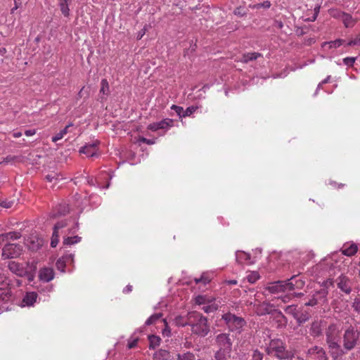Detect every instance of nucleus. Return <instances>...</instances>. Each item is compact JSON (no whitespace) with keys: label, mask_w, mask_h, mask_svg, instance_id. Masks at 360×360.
I'll return each instance as SVG.
<instances>
[{"label":"nucleus","mask_w":360,"mask_h":360,"mask_svg":"<svg viewBox=\"0 0 360 360\" xmlns=\"http://www.w3.org/2000/svg\"><path fill=\"white\" fill-rule=\"evenodd\" d=\"M259 278V274L256 271H252L247 276V280L250 283H255Z\"/></svg>","instance_id":"obj_38"},{"label":"nucleus","mask_w":360,"mask_h":360,"mask_svg":"<svg viewBox=\"0 0 360 360\" xmlns=\"http://www.w3.org/2000/svg\"><path fill=\"white\" fill-rule=\"evenodd\" d=\"M109 93V84L106 79H103L101 82L100 94L108 95Z\"/></svg>","instance_id":"obj_32"},{"label":"nucleus","mask_w":360,"mask_h":360,"mask_svg":"<svg viewBox=\"0 0 360 360\" xmlns=\"http://www.w3.org/2000/svg\"><path fill=\"white\" fill-rule=\"evenodd\" d=\"M66 226H67L66 220L60 221L55 224L54 228H53V231L58 233V231L60 229L65 227Z\"/></svg>","instance_id":"obj_42"},{"label":"nucleus","mask_w":360,"mask_h":360,"mask_svg":"<svg viewBox=\"0 0 360 360\" xmlns=\"http://www.w3.org/2000/svg\"><path fill=\"white\" fill-rule=\"evenodd\" d=\"M265 352L269 355H274L279 359H288L292 355L288 351L285 343L281 339L271 340L269 345L265 348Z\"/></svg>","instance_id":"obj_4"},{"label":"nucleus","mask_w":360,"mask_h":360,"mask_svg":"<svg viewBox=\"0 0 360 360\" xmlns=\"http://www.w3.org/2000/svg\"><path fill=\"white\" fill-rule=\"evenodd\" d=\"M171 109L174 110L175 112L181 117H183L184 110L182 107L176 105H172Z\"/></svg>","instance_id":"obj_45"},{"label":"nucleus","mask_w":360,"mask_h":360,"mask_svg":"<svg viewBox=\"0 0 360 360\" xmlns=\"http://www.w3.org/2000/svg\"><path fill=\"white\" fill-rule=\"evenodd\" d=\"M295 278V276H292L290 279L286 281H278L274 283V285L270 287V290L271 292H281L285 290H292L295 289V285L292 283V280Z\"/></svg>","instance_id":"obj_7"},{"label":"nucleus","mask_w":360,"mask_h":360,"mask_svg":"<svg viewBox=\"0 0 360 360\" xmlns=\"http://www.w3.org/2000/svg\"><path fill=\"white\" fill-rule=\"evenodd\" d=\"M99 141H94L92 143H89L84 146L82 147L79 150L81 153L85 154L87 157H94L97 155L98 146Z\"/></svg>","instance_id":"obj_11"},{"label":"nucleus","mask_w":360,"mask_h":360,"mask_svg":"<svg viewBox=\"0 0 360 360\" xmlns=\"http://www.w3.org/2000/svg\"><path fill=\"white\" fill-rule=\"evenodd\" d=\"M198 107L196 106H190L184 110L183 117L191 116L193 112L196 111Z\"/></svg>","instance_id":"obj_43"},{"label":"nucleus","mask_w":360,"mask_h":360,"mask_svg":"<svg viewBox=\"0 0 360 360\" xmlns=\"http://www.w3.org/2000/svg\"><path fill=\"white\" fill-rule=\"evenodd\" d=\"M173 126V120L171 119H164L160 122L150 124L148 129L156 131L159 129H168Z\"/></svg>","instance_id":"obj_12"},{"label":"nucleus","mask_w":360,"mask_h":360,"mask_svg":"<svg viewBox=\"0 0 360 360\" xmlns=\"http://www.w3.org/2000/svg\"><path fill=\"white\" fill-rule=\"evenodd\" d=\"M309 333L314 337H318L321 333V324L318 321H314L311 323Z\"/></svg>","instance_id":"obj_26"},{"label":"nucleus","mask_w":360,"mask_h":360,"mask_svg":"<svg viewBox=\"0 0 360 360\" xmlns=\"http://www.w3.org/2000/svg\"><path fill=\"white\" fill-rule=\"evenodd\" d=\"M150 342V347L155 348L158 345H159L160 342V338L155 335H151L149 337Z\"/></svg>","instance_id":"obj_37"},{"label":"nucleus","mask_w":360,"mask_h":360,"mask_svg":"<svg viewBox=\"0 0 360 360\" xmlns=\"http://www.w3.org/2000/svg\"><path fill=\"white\" fill-rule=\"evenodd\" d=\"M27 264H26V265H24L23 264H20L15 261H11L8 262V264L9 270L13 274L20 277H23L27 274Z\"/></svg>","instance_id":"obj_9"},{"label":"nucleus","mask_w":360,"mask_h":360,"mask_svg":"<svg viewBox=\"0 0 360 360\" xmlns=\"http://www.w3.org/2000/svg\"><path fill=\"white\" fill-rule=\"evenodd\" d=\"M39 279L44 282H49L54 278V272L53 269L44 267L39 271Z\"/></svg>","instance_id":"obj_15"},{"label":"nucleus","mask_w":360,"mask_h":360,"mask_svg":"<svg viewBox=\"0 0 360 360\" xmlns=\"http://www.w3.org/2000/svg\"><path fill=\"white\" fill-rule=\"evenodd\" d=\"M72 124H70L67 125L63 129L60 130L58 133H57L55 136H52L51 140L53 142H56L60 139H62L64 136L68 133V129L71 127Z\"/></svg>","instance_id":"obj_29"},{"label":"nucleus","mask_w":360,"mask_h":360,"mask_svg":"<svg viewBox=\"0 0 360 360\" xmlns=\"http://www.w3.org/2000/svg\"><path fill=\"white\" fill-rule=\"evenodd\" d=\"M271 6V3L269 1H265L263 3L261 4H257L254 5H250V7L252 8H269Z\"/></svg>","instance_id":"obj_39"},{"label":"nucleus","mask_w":360,"mask_h":360,"mask_svg":"<svg viewBox=\"0 0 360 360\" xmlns=\"http://www.w3.org/2000/svg\"><path fill=\"white\" fill-rule=\"evenodd\" d=\"M263 354L258 350H255L252 354V360H262Z\"/></svg>","instance_id":"obj_50"},{"label":"nucleus","mask_w":360,"mask_h":360,"mask_svg":"<svg viewBox=\"0 0 360 360\" xmlns=\"http://www.w3.org/2000/svg\"><path fill=\"white\" fill-rule=\"evenodd\" d=\"M13 201L11 200H3L1 202V206L5 208H11L13 205Z\"/></svg>","instance_id":"obj_54"},{"label":"nucleus","mask_w":360,"mask_h":360,"mask_svg":"<svg viewBox=\"0 0 360 360\" xmlns=\"http://www.w3.org/2000/svg\"><path fill=\"white\" fill-rule=\"evenodd\" d=\"M216 344L218 349L232 352V340L229 333H220L216 336Z\"/></svg>","instance_id":"obj_8"},{"label":"nucleus","mask_w":360,"mask_h":360,"mask_svg":"<svg viewBox=\"0 0 360 360\" xmlns=\"http://www.w3.org/2000/svg\"><path fill=\"white\" fill-rule=\"evenodd\" d=\"M139 143H146L148 145H153L155 143V139H148L146 138H144V137H139L138 139V141H137Z\"/></svg>","instance_id":"obj_49"},{"label":"nucleus","mask_w":360,"mask_h":360,"mask_svg":"<svg viewBox=\"0 0 360 360\" xmlns=\"http://www.w3.org/2000/svg\"><path fill=\"white\" fill-rule=\"evenodd\" d=\"M317 304H318V299L315 297V295H314L311 299H310L307 302L305 303V305L313 307Z\"/></svg>","instance_id":"obj_55"},{"label":"nucleus","mask_w":360,"mask_h":360,"mask_svg":"<svg viewBox=\"0 0 360 360\" xmlns=\"http://www.w3.org/2000/svg\"><path fill=\"white\" fill-rule=\"evenodd\" d=\"M231 351L218 349L214 354L216 360H228L231 356Z\"/></svg>","instance_id":"obj_23"},{"label":"nucleus","mask_w":360,"mask_h":360,"mask_svg":"<svg viewBox=\"0 0 360 360\" xmlns=\"http://www.w3.org/2000/svg\"><path fill=\"white\" fill-rule=\"evenodd\" d=\"M8 282L5 276H0V301H8L11 297Z\"/></svg>","instance_id":"obj_10"},{"label":"nucleus","mask_w":360,"mask_h":360,"mask_svg":"<svg viewBox=\"0 0 360 360\" xmlns=\"http://www.w3.org/2000/svg\"><path fill=\"white\" fill-rule=\"evenodd\" d=\"M71 1L72 0H59V7L65 17H68L70 15L69 5Z\"/></svg>","instance_id":"obj_24"},{"label":"nucleus","mask_w":360,"mask_h":360,"mask_svg":"<svg viewBox=\"0 0 360 360\" xmlns=\"http://www.w3.org/2000/svg\"><path fill=\"white\" fill-rule=\"evenodd\" d=\"M137 342H138V339L137 338L129 340V342H128V344H127L128 348L129 349L134 348L136 345Z\"/></svg>","instance_id":"obj_58"},{"label":"nucleus","mask_w":360,"mask_h":360,"mask_svg":"<svg viewBox=\"0 0 360 360\" xmlns=\"http://www.w3.org/2000/svg\"><path fill=\"white\" fill-rule=\"evenodd\" d=\"M58 237H59V233L53 231V235H52L51 241V247L55 248L57 245V244L58 243Z\"/></svg>","instance_id":"obj_47"},{"label":"nucleus","mask_w":360,"mask_h":360,"mask_svg":"<svg viewBox=\"0 0 360 360\" xmlns=\"http://www.w3.org/2000/svg\"><path fill=\"white\" fill-rule=\"evenodd\" d=\"M344 42V40L342 39H336L335 41L324 42L322 44V47L326 48L328 47V49H335L338 47H340Z\"/></svg>","instance_id":"obj_28"},{"label":"nucleus","mask_w":360,"mask_h":360,"mask_svg":"<svg viewBox=\"0 0 360 360\" xmlns=\"http://www.w3.org/2000/svg\"><path fill=\"white\" fill-rule=\"evenodd\" d=\"M21 237L20 232L13 231L0 235V244L8 239L16 240Z\"/></svg>","instance_id":"obj_22"},{"label":"nucleus","mask_w":360,"mask_h":360,"mask_svg":"<svg viewBox=\"0 0 360 360\" xmlns=\"http://www.w3.org/2000/svg\"><path fill=\"white\" fill-rule=\"evenodd\" d=\"M255 311L259 316H263L273 312L272 306L267 302L255 304Z\"/></svg>","instance_id":"obj_14"},{"label":"nucleus","mask_w":360,"mask_h":360,"mask_svg":"<svg viewBox=\"0 0 360 360\" xmlns=\"http://www.w3.org/2000/svg\"><path fill=\"white\" fill-rule=\"evenodd\" d=\"M348 46L360 45V35L357 36L355 39L350 40L347 43Z\"/></svg>","instance_id":"obj_53"},{"label":"nucleus","mask_w":360,"mask_h":360,"mask_svg":"<svg viewBox=\"0 0 360 360\" xmlns=\"http://www.w3.org/2000/svg\"><path fill=\"white\" fill-rule=\"evenodd\" d=\"M18 158V157L16 156H13V155H8L7 157H6L5 158H4V160L2 161V163L4 162V163H10V162H14L16 159Z\"/></svg>","instance_id":"obj_57"},{"label":"nucleus","mask_w":360,"mask_h":360,"mask_svg":"<svg viewBox=\"0 0 360 360\" xmlns=\"http://www.w3.org/2000/svg\"><path fill=\"white\" fill-rule=\"evenodd\" d=\"M36 134V130L35 129H28V130H26L25 131V134L27 136H33Z\"/></svg>","instance_id":"obj_61"},{"label":"nucleus","mask_w":360,"mask_h":360,"mask_svg":"<svg viewBox=\"0 0 360 360\" xmlns=\"http://www.w3.org/2000/svg\"><path fill=\"white\" fill-rule=\"evenodd\" d=\"M175 323L178 326H188L187 324V320L184 321V319L181 316H178L175 319Z\"/></svg>","instance_id":"obj_52"},{"label":"nucleus","mask_w":360,"mask_h":360,"mask_svg":"<svg viewBox=\"0 0 360 360\" xmlns=\"http://www.w3.org/2000/svg\"><path fill=\"white\" fill-rule=\"evenodd\" d=\"M309 355H316L319 360H328V357L325 350L318 346L313 347L308 350Z\"/></svg>","instance_id":"obj_19"},{"label":"nucleus","mask_w":360,"mask_h":360,"mask_svg":"<svg viewBox=\"0 0 360 360\" xmlns=\"http://www.w3.org/2000/svg\"><path fill=\"white\" fill-rule=\"evenodd\" d=\"M187 324L191 327L193 333L201 336H206L210 332L207 319L200 313L192 311L187 315Z\"/></svg>","instance_id":"obj_2"},{"label":"nucleus","mask_w":360,"mask_h":360,"mask_svg":"<svg viewBox=\"0 0 360 360\" xmlns=\"http://www.w3.org/2000/svg\"><path fill=\"white\" fill-rule=\"evenodd\" d=\"M338 287L343 292L349 294L351 292V287L349 279L345 276H340L337 279Z\"/></svg>","instance_id":"obj_18"},{"label":"nucleus","mask_w":360,"mask_h":360,"mask_svg":"<svg viewBox=\"0 0 360 360\" xmlns=\"http://www.w3.org/2000/svg\"><path fill=\"white\" fill-rule=\"evenodd\" d=\"M22 252L20 245L8 243L2 249L1 257L3 259L15 258L19 257Z\"/></svg>","instance_id":"obj_6"},{"label":"nucleus","mask_w":360,"mask_h":360,"mask_svg":"<svg viewBox=\"0 0 360 360\" xmlns=\"http://www.w3.org/2000/svg\"><path fill=\"white\" fill-rule=\"evenodd\" d=\"M316 295H319L320 297L323 298L324 301L327 295V292L325 290H322L321 291L317 292Z\"/></svg>","instance_id":"obj_60"},{"label":"nucleus","mask_w":360,"mask_h":360,"mask_svg":"<svg viewBox=\"0 0 360 360\" xmlns=\"http://www.w3.org/2000/svg\"><path fill=\"white\" fill-rule=\"evenodd\" d=\"M161 317H162L161 313L153 314L146 321L145 324L146 326H150L151 324H153Z\"/></svg>","instance_id":"obj_34"},{"label":"nucleus","mask_w":360,"mask_h":360,"mask_svg":"<svg viewBox=\"0 0 360 360\" xmlns=\"http://www.w3.org/2000/svg\"><path fill=\"white\" fill-rule=\"evenodd\" d=\"M236 261L238 264H251L254 263V262L251 260L250 255L241 250H237L236 252Z\"/></svg>","instance_id":"obj_13"},{"label":"nucleus","mask_w":360,"mask_h":360,"mask_svg":"<svg viewBox=\"0 0 360 360\" xmlns=\"http://www.w3.org/2000/svg\"><path fill=\"white\" fill-rule=\"evenodd\" d=\"M69 212V206L66 204H60L53 213V217L65 215Z\"/></svg>","instance_id":"obj_25"},{"label":"nucleus","mask_w":360,"mask_h":360,"mask_svg":"<svg viewBox=\"0 0 360 360\" xmlns=\"http://www.w3.org/2000/svg\"><path fill=\"white\" fill-rule=\"evenodd\" d=\"M360 333L354 327L350 326L344 330L342 336V349L344 355L352 350L358 345Z\"/></svg>","instance_id":"obj_3"},{"label":"nucleus","mask_w":360,"mask_h":360,"mask_svg":"<svg viewBox=\"0 0 360 360\" xmlns=\"http://www.w3.org/2000/svg\"><path fill=\"white\" fill-rule=\"evenodd\" d=\"M275 312V319H277V322L280 324H283V326H285L287 323L286 318L285 316L281 312L277 311L276 310H274Z\"/></svg>","instance_id":"obj_35"},{"label":"nucleus","mask_w":360,"mask_h":360,"mask_svg":"<svg viewBox=\"0 0 360 360\" xmlns=\"http://www.w3.org/2000/svg\"><path fill=\"white\" fill-rule=\"evenodd\" d=\"M337 14L333 15L340 18L346 27H353L355 24V21L351 15L340 11H337Z\"/></svg>","instance_id":"obj_16"},{"label":"nucleus","mask_w":360,"mask_h":360,"mask_svg":"<svg viewBox=\"0 0 360 360\" xmlns=\"http://www.w3.org/2000/svg\"><path fill=\"white\" fill-rule=\"evenodd\" d=\"M261 56H262V55L259 53H256V52L248 53L244 54L242 56V58L240 60V61H241L243 63H247L249 61L256 60L259 57H261Z\"/></svg>","instance_id":"obj_27"},{"label":"nucleus","mask_w":360,"mask_h":360,"mask_svg":"<svg viewBox=\"0 0 360 360\" xmlns=\"http://www.w3.org/2000/svg\"><path fill=\"white\" fill-rule=\"evenodd\" d=\"M356 58L354 57H347L343 59V63L349 67L353 66L355 63Z\"/></svg>","instance_id":"obj_46"},{"label":"nucleus","mask_w":360,"mask_h":360,"mask_svg":"<svg viewBox=\"0 0 360 360\" xmlns=\"http://www.w3.org/2000/svg\"><path fill=\"white\" fill-rule=\"evenodd\" d=\"M74 255L72 254L65 255L59 258L56 262V267L62 272L65 271V267L67 263L73 262Z\"/></svg>","instance_id":"obj_17"},{"label":"nucleus","mask_w":360,"mask_h":360,"mask_svg":"<svg viewBox=\"0 0 360 360\" xmlns=\"http://www.w3.org/2000/svg\"><path fill=\"white\" fill-rule=\"evenodd\" d=\"M358 248L355 243H352L347 247V244H345L342 249V253L346 256H352L357 252Z\"/></svg>","instance_id":"obj_21"},{"label":"nucleus","mask_w":360,"mask_h":360,"mask_svg":"<svg viewBox=\"0 0 360 360\" xmlns=\"http://www.w3.org/2000/svg\"><path fill=\"white\" fill-rule=\"evenodd\" d=\"M177 360H195V355L190 352L177 354Z\"/></svg>","instance_id":"obj_33"},{"label":"nucleus","mask_w":360,"mask_h":360,"mask_svg":"<svg viewBox=\"0 0 360 360\" xmlns=\"http://www.w3.org/2000/svg\"><path fill=\"white\" fill-rule=\"evenodd\" d=\"M326 342L328 352L333 360H339L344 356L341 345V328L335 323L330 324L326 330Z\"/></svg>","instance_id":"obj_1"},{"label":"nucleus","mask_w":360,"mask_h":360,"mask_svg":"<svg viewBox=\"0 0 360 360\" xmlns=\"http://www.w3.org/2000/svg\"><path fill=\"white\" fill-rule=\"evenodd\" d=\"M217 308H218L217 304H211L202 307V309L205 313H211V312L216 311L217 309Z\"/></svg>","instance_id":"obj_41"},{"label":"nucleus","mask_w":360,"mask_h":360,"mask_svg":"<svg viewBox=\"0 0 360 360\" xmlns=\"http://www.w3.org/2000/svg\"><path fill=\"white\" fill-rule=\"evenodd\" d=\"M81 239V237L78 236H68L64 238L63 243L64 245H74L80 242Z\"/></svg>","instance_id":"obj_30"},{"label":"nucleus","mask_w":360,"mask_h":360,"mask_svg":"<svg viewBox=\"0 0 360 360\" xmlns=\"http://www.w3.org/2000/svg\"><path fill=\"white\" fill-rule=\"evenodd\" d=\"M234 14L240 16H243L245 14V13L242 12L241 9L240 8H238L234 11Z\"/></svg>","instance_id":"obj_64"},{"label":"nucleus","mask_w":360,"mask_h":360,"mask_svg":"<svg viewBox=\"0 0 360 360\" xmlns=\"http://www.w3.org/2000/svg\"><path fill=\"white\" fill-rule=\"evenodd\" d=\"M63 178L60 177V175L57 174V173H54V172H52L51 174H49L46 176V179L49 181V182H53V181H59L60 179H62Z\"/></svg>","instance_id":"obj_36"},{"label":"nucleus","mask_w":360,"mask_h":360,"mask_svg":"<svg viewBox=\"0 0 360 360\" xmlns=\"http://www.w3.org/2000/svg\"><path fill=\"white\" fill-rule=\"evenodd\" d=\"M352 307L356 311L360 313V297H356L354 300Z\"/></svg>","instance_id":"obj_51"},{"label":"nucleus","mask_w":360,"mask_h":360,"mask_svg":"<svg viewBox=\"0 0 360 360\" xmlns=\"http://www.w3.org/2000/svg\"><path fill=\"white\" fill-rule=\"evenodd\" d=\"M296 308L297 307L295 305H289L285 308V311L287 314L293 315V316L295 318V316H297Z\"/></svg>","instance_id":"obj_44"},{"label":"nucleus","mask_w":360,"mask_h":360,"mask_svg":"<svg viewBox=\"0 0 360 360\" xmlns=\"http://www.w3.org/2000/svg\"><path fill=\"white\" fill-rule=\"evenodd\" d=\"M210 280L211 278L206 273H204L199 278L195 279L196 283L202 282L204 284L209 283Z\"/></svg>","instance_id":"obj_40"},{"label":"nucleus","mask_w":360,"mask_h":360,"mask_svg":"<svg viewBox=\"0 0 360 360\" xmlns=\"http://www.w3.org/2000/svg\"><path fill=\"white\" fill-rule=\"evenodd\" d=\"M106 177H108L109 179H111L112 176L110 175L108 172H102L101 173L100 176L96 179V182H97L98 186L102 187V188H108L110 186V183H108L105 186H102L101 185V183H100L101 179H105Z\"/></svg>","instance_id":"obj_31"},{"label":"nucleus","mask_w":360,"mask_h":360,"mask_svg":"<svg viewBox=\"0 0 360 360\" xmlns=\"http://www.w3.org/2000/svg\"><path fill=\"white\" fill-rule=\"evenodd\" d=\"M329 79H330V76L327 77L325 79H323L321 83L319 84V85L316 88V92H315V95L317 94V93L319 91V89H321V86L323 84H326L327 82H328Z\"/></svg>","instance_id":"obj_59"},{"label":"nucleus","mask_w":360,"mask_h":360,"mask_svg":"<svg viewBox=\"0 0 360 360\" xmlns=\"http://www.w3.org/2000/svg\"><path fill=\"white\" fill-rule=\"evenodd\" d=\"M222 319L230 331L240 334L246 322L242 317L236 316L231 313H226L222 316Z\"/></svg>","instance_id":"obj_5"},{"label":"nucleus","mask_w":360,"mask_h":360,"mask_svg":"<svg viewBox=\"0 0 360 360\" xmlns=\"http://www.w3.org/2000/svg\"><path fill=\"white\" fill-rule=\"evenodd\" d=\"M21 0H14V3H15V6L14 8H13L11 9V13H13L14 12L15 10L18 9V8L19 7L20 4H21Z\"/></svg>","instance_id":"obj_63"},{"label":"nucleus","mask_w":360,"mask_h":360,"mask_svg":"<svg viewBox=\"0 0 360 360\" xmlns=\"http://www.w3.org/2000/svg\"><path fill=\"white\" fill-rule=\"evenodd\" d=\"M207 302V299L205 296L199 295L195 298V302L198 304H204Z\"/></svg>","instance_id":"obj_56"},{"label":"nucleus","mask_w":360,"mask_h":360,"mask_svg":"<svg viewBox=\"0 0 360 360\" xmlns=\"http://www.w3.org/2000/svg\"><path fill=\"white\" fill-rule=\"evenodd\" d=\"M295 319L299 324H302L305 323L309 319V316L307 314H301L300 316H296Z\"/></svg>","instance_id":"obj_48"},{"label":"nucleus","mask_w":360,"mask_h":360,"mask_svg":"<svg viewBox=\"0 0 360 360\" xmlns=\"http://www.w3.org/2000/svg\"><path fill=\"white\" fill-rule=\"evenodd\" d=\"M146 28L145 27L141 31H140L138 33L137 37H136L137 39H139V40L141 39L143 37V36L146 34Z\"/></svg>","instance_id":"obj_62"},{"label":"nucleus","mask_w":360,"mask_h":360,"mask_svg":"<svg viewBox=\"0 0 360 360\" xmlns=\"http://www.w3.org/2000/svg\"><path fill=\"white\" fill-rule=\"evenodd\" d=\"M37 299V294L34 292H30L26 293L22 301V307H31L33 306Z\"/></svg>","instance_id":"obj_20"}]
</instances>
